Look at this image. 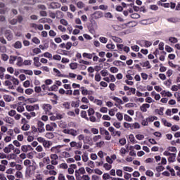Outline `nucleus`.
<instances>
[{"mask_svg": "<svg viewBox=\"0 0 180 180\" xmlns=\"http://www.w3.org/2000/svg\"><path fill=\"white\" fill-rule=\"evenodd\" d=\"M103 168H105V169H106V171H109L112 169V165L108 164V163H105L103 165Z\"/></svg>", "mask_w": 180, "mask_h": 180, "instance_id": "obj_44", "label": "nucleus"}, {"mask_svg": "<svg viewBox=\"0 0 180 180\" xmlns=\"http://www.w3.org/2000/svg\"><path fill=\"white\" fill-rule=\"evenodd\" d=\"M75 174H78L79 175H84L86 174L85 168L80 167L79 169L75 170Z\"/></svg>", "mask_w": 180, "mask_h": 180, "instance_id": "obj_20", "label": "nucleus"}, {"mask_svg": "<svg viewBox=\"0 0 180 180\" xmlns=\"http://www.w3.org/2000/svg\"><path fill=\"white\" fill-rule=\"evenodd\" d=\"M5 36L6 37L7 40H8V41H11V40H12V39H13V34H12L11 30H6L5 32Z\"/></svg>", "mask_w": 180, "mask_h": 180, "instance_id": "obj_8", "label": "nucleus"}, {"mask_svg": "<svg viewBox=\"0 0 180 180\" xmlns=\"http://www.w3.org/2000/svg\"><path fill=\"white\" fill-rule=\"evenodd\" d=\"M37 126H38V131L39 133H44V131H46V129H44V124L43 122L38 121Z\"/></svg>", "mask_w": 180, "mask_h": 180, "instance_id": "obj_6", "label": "nucleus"}, {"mask_svg": "<svg viewBox=\"0 0 180 180\" xmlns=\"http://www.w3.org/2000/svg\"><path fill=\"white\" fill-rule=\"evenodd\" d=\"M62 131L64 134H69L72 136V137H77V135L79 134L78 130L74 129H65Z\"/></svg>", "mask_w": 180, "mask_h": 180, "instance_id": "obj_1", "label": "nucleus"}, {"mask_svg": "<svg viewBox=\"0 0 180 180\" xmlns=\"http://www.w3.org/2000/svg\"><path fill=\"white\" fill-rule=\"evenodd\" d=\"M116 117H117V120H119V122H122V120H123V113L117 112L116 114Z\"/></svg>", "mask_w": 180, "mask_h": 180, "instance_id": "obj_32", "label": "nucleus"}, {"mask_svg": "<svg viewBox=\"0 0 180 180\" xmlns=\"http://www.w3.org/2000/svg\"><path fill=\"white\" fill-rule=\"evenodd\" d=\"M4 99L6 102H12V96L9 95H4Z\"/></svg>", "mask_w": 180, "mask_h": 180, "instance_id": "obj_34", "label": "nucleus"}, {"mask_svg": "<svg viewBox=\"0 0 180 180\" xmlns=\"http://www.w3.org/2000/svg\"><path fill=\"white\" fill-rule=\"evenodd\" d=\"M167 22L170 23H177L179 22L180 18H169L167 19Z\"/></svg>", "mask_w": 180, "mask_h": 180, "instance_id": "obj_15", "label": "nucleus"}, {"mask_svg": "<svg viewBox=\"0 0 180 180\" xmlns=\"http://www.w3.org/2000/svg\"><path fill=\"white\" fill-rule=\"evenodd\" d=\"M126 153H127V149L124 148H121L120 150V154L122 155V157H124L126 155Z\"/></svg>", "mask_w": 180, "mask_h": 180, "instance_id": "obj_31", "label": "nucleus"}, {"mask_svg": "<svg viewBox=\"0 0 180 180\" xmlns=\"http://www.w3.org/2000/svg\"><path fill=\"white\" fill-rule=\"evenodd\" d=\"M140 65H141V67H148V68H151V66L150 65V62L149 61L140 63Z\"/></svg>", "mask_w": 180, "mask_h": 180, "instance_id": "obj_30", "label": "nucleus"}, {"mask_svg": "<svg viewBox=\"0 0 180 180\" xmlns=\"http://www.w3.org/2000/svg\"><path fill=\"white\" fill-rule=\"evenodd\" d=\"M49 34L51 37H56V36H57V32H54V30H51L49 32Z\"/></svg>", "mask_w": 180, "mask_h": 180, "instance_id": "obj_52", "label": "nucleus"}, {"mask_svg": "<svg viewBox=\"0 0 180 180\" xmlns=\"http://www.w3.org/2000/svg\"><path fill=\"white\" fill-rule=\"evenodd\" d=\"M149 108H150V104H148V103L143 104L140 107L141 112H147V109H149Z\"/></svg>", "mask_w": 180, "mask_h": 180, "instance_id": "obj_19", "label": "nucleus"}, {"mask_svg": "<svg viewBox=\"0 0 180 180\" xmlns=\"http://www.w3.org/2000/svg\"><path fill=\"white\" fill-rule=\"evenodd\" d=\"M43 146L45 147V148H50L51 143L49 141H45L43 142Z\"/></svg>", "mask_w": 180, "mask_h": 180, "instance_id": "obj_41", "label": "nucleus"}, {"mask_svg": "<svg viewBox=\"0 0 180 180\" xmlns=\"http://www.w3.org/2000/svg\"><path fill=\"white\" fill-rule=\"evenodd\" d=\"M51 160H58V155L57 154H51L50 155Z\"/></svg>", "mask_w": 180, "mask_h": 180, "instance_id": "obj_62", "label": "nucleus"}, {"mask_svg": "<svg viewBox=\"0 0 180 180\" xmlns=\"http://www.w3.org/2000/svg\"><path fill=\"white\" fill-rule=\"evenodd\" d=\"M70 67L71 70H77V68H78V63H72L70 64Z\"/></svg>", "mask_w": 180, "mask_h": 180, "instance_id": "obj_39", "label": "nucleus"}, {"mask_svg": "<svg viewBox=\"0 0 180 180\" xmlns=\"http://www.w3.org/2000/svg\"><path fill=\"white\" fill-rule=\"evenodd\" d=\"M16 115V110H11L8 112V115L11 116V117H13Z\"/></svg>", "mask_w": 180, "mask_h": 180, "instance_id": "obj_57", "label": "nucleus"}, {"mask_svg": "<svg viewBox=\"0 0 180 180\" xmlns=\"http://www.w3.org/2000/svg\"><path fill=\"white\" fill-rule=\"evenodd\" d=\"M94 103H96V105H98V106H102V105H103V102L102 101V100L99 99H95Z\"/></svg>", "mask_w": 180, "mask_h": 180, "instance_id": "obj_47", "label": "nucleus"}, {"mask_svg": "<svg viewBox=\"0 0 180 180\" xmlns=\"http://www.w3.org/2000/svg\"><path fill=\"white\" fill-rule=\"evenodd\" d=\"M34 65H35V67L41 66V63H40V58L39 57L34 58Z\"/></svg>", "mask_w": 180, "mask_h": 180, "instance_id": "obj_17", "label": "nucleus"}, {"mask_svg": "<svg viewBox=\"0 0 180 180\" xmlns=\"http://www.w3.org/2000/svg\"><path fill=\"white\" fill-rule=\"evenodd\" d=\"M11 81L13 84V85H15V86L19 85V79H18L15 77H13Z\"/></svg>", "mask_w": 180, "mask_h": 180, "instance_id": "obj_46", "label": "nucleus"}, {"mask_svg": "<svg viewBox=\"0 0 180 180\" xmlns=\"http://www.w3.org/2000/svg\"><path fill=\"white\" fill-rule=\"evenodd\" d=\"M23 72L26 74V75H33V71L32 70H24Z\"/></svg>", "mask_w": 180, "mask_h": 180, "instance_id": "obj_60", "label": "nucleus"}, {"mask_svg": "<svg viewBox=\"0 0 180 180\" xmlns=\"http://www.w3.org/2000/svg\"><path fill=\"white\" fill-rule=\"evenodd\" d=\"M123 169L124 171H127V172H133V168L130 167H124Z\"/></svg>", "mask_w": 180, "mask_h": 180, "instance_id": "obj_59", "label": "nucleus"}, {"mask_svg": "<svg viewBox=\"0 0 180 180\" xmlns=\"http://www.w3.org/2000/svg\"><path fill=\"white\" fill-rule=\"evenodd\" d=\"M34 164H35L34 162L32 164V161L29 159H27L23 162V165H25V167H29V168H32L33 171L36 169V167H34Z\"/></svg>", "mask_w": 180, "mask_h": 180, "instance_id": "obj_4", "label": "nucleus"}, {"mask_svg": "<svg viewBox=\"0 0 180 180\" xmlns=\"http://www.w3.org/2000/svg\"><path fill=\"white\" fill-rule=\"evenodd\" d=\"M82 161H84V162H88V160H89V158L88 157V154L84 153L82 155Z\"/></svg>", "mask_w": 180, "mask_h": 180, "instance_id": "obj_38", "label": "nucleus"}, {"mask_svg": "<svg viewBox=\"0 0 180 180\" xmlns=\"http://www.w3.org/2000/svg\"><path fill=\"white\" fill-rule=\"evenodd\" d=\"M123 25H114L112 26V29L114 30L120 31V30H123Z\"/></svg>", "mask_w": 180, "mask_h": 180, "instance_id": "obj_21", "label": "nucleus"}, {"mask_svg": "<svg viewBox=\"0 0 180 180\" xmlns=\"http://www.w3.org/2000/svg\"><path fill=\"white\" fill-rule=\"evenodd\" d=\"M7 50H6V46H0V53H6Z\"/></svg>", "mask_w": 180, "mask_h": 180, "instance_id": "obj_58", "label": "nucleus"}, {"mask_svg": "<svg viewBox=\"0 0 180 180\" xmlns=\"http://www.w3.org/2000/svg\"><path fill=\"white\" fill-rule=\"evenodd\" d=\"M92 16L94 19H101V18H103V13L102 11H96L92 14Z\"/></svg>", "mask_w": 180, "mask_h": 180, "instance_id": "obj_7", "label": "nucleus"}, {"mask_svg": "<svg viewBox=\"0 0 180 180\" xmlns=\"http://www.w3.org/2000/svg\"><path fill=\"white\" fill-rule=\"evenodd\" d=\"M77 6L79 9H82V8H85V4L82 1H79L77 3Z\"/></svg>", "mask_w": 180, "mask_h": 180, "instance_id": "obj_40", "label": "nucleus"}, {"mask_svg": "<svg viewBox=\"0 0 180 180\" xmlns=\"http://www.w3.org/2000/svg\"><path fill=\"white\" fill-rule=\"evenodd\" d=\"M29 129H30V125L28 124H24L21 127V130H22L23 131H27V130H29Z\"/></svg>", "mask_w": 180, "mask_h": 180, "instance_id": "obj_26", "label": "nucleus"}, {"mask_svg": "<svg viewBox=\"0 0 180 180\" xmlns=\"http://www.w3.org/2000/svg\"><path fill=\"white\" fill-rule=\"evenodd\" d=\"M18 56H11L9 59L10 64H15V61H16Z\"/></svg>", "mask_w": 180, "mask_h": 180, "instance_id": "obj_24", "label": "nucleus"}, {"mask_svg": "<svg viewBox=\"0 0 180 180\" xmlns=\"http://www.w3.org/2000/svg\"><path fill=\"white\" fill-rule=\"evenodd\" d=\"M176 158V153H172V155L168 158L167 160L169 163L175 162Z\"/></svg>", "mask_w": 180, "mask_h": 180, "instance_id": "obj_13", "label": "nucleus"}, {"mask_svg": "<svg viewBox=\"0 0 180 180\" xmlns=\"http://www.w3.org/2000/svg\"><path fill=\"white\" fill-rule=\"evenodd\" d=\"M27 112H33V110H39L40 109V107H39V105L35 104L34 105H26L25 107Z\"/></svg>", "mask_w": 180, "mask_h": 180, "instance_id": "obj_5", "label": "nucleus"}, {"mask_svg": "<svg viewBox=\"0 0 180 180\" xmlns=\"http://www.w3.org/2000/svg\"><path fill=\"white\" fill-rule=\"evenodd\" d=\"M101 79H102L101 75L99 73H96L95 75V81H96L97 82H99Z\"/></svg>", "mask_w": 180, "mask_h": 180, "instance_id": "obj_55", "label": "nucleus"}, {"mask_svg": "<svg viewBox=\"0 0 180 180\" xmlns=\"http://www.w3.org/2000/svg\"><path fill=\"white\" fill-rule=\"evenodd\" d=\"M5 86H8L9 89H15V86L12 85V81L11 80H6L4 82Z\"/></svg>", "mask_w": 180, "mask_h": 180, "instance_id": "obj_12", "label": "nucleus"}, {"mask_svg": "<svg viewBox=\"0 0 180 180\" xmlns=\"http://www.w3.org/2000/svg\"><path fill=\"white\" fill-rule=\"evenodd\" d=\"M119 72V69H117V68L116 67H111L110 68V72H112V74H116V72Z\"/></svg>", "mask_w": 180, "mask_h": 180, "instance_id": "obj_53", "label": "nucleus"}, {"mask_svg": "<svg viewBox=\"0 0 180 180\" xmlns=\"http://www.w3.org/2000/svg\"><path fill=\"white\" fill-rule=\"evenodd\" d=\"M124 120H126V122H133V118H131L129 115L124 114Z\"/></svg>", "mask_w": 180, "mask_h": 180, "instance_id": "obj_29", "label": "nucleus"}, {"mask_svg": "<svg viewBox=\"0 0 180 180\" xmlns=\"http://www.w3.org/2000/svg\"><path fill=\"white\" fill-rule=\"evenodd\" d=\"M99 40H100L101 43H103V44L108 43V39L105 37H101L99 38Z\"/></svg>", "mask_w": 180, "mask_h": 180, "instance_id": "obj_54", "label": "nucleus"}, {"mask_svg": "<svg viewBox=\"0 0 180 180\" xmlns=\"http://www.w3.org/2000/svg\"><path fill=\"white\" fill-rule=\"evenodd\" d=\"M112 40H113V41H115V43H123V40L117 37L112 36Z\"/></svg>", "mask_w": 180, "mask_h": 180, "instance_id": "obj_25", "label": "nucleus"}, {"mask_svg": "<svg viewBox=\"0 0 180 180\" xmlns=\"http://www.w3.org/2000/svg\"><path fill=\"white\" fill-rule=\"evenodd\" d=\"M61 7V4L58 2H52L49 6V9H58Z\"/></svg>", "mask_w": 180, "mask_h": 180, "instance_id": "obj_9", "label": "nucleus"}, {"mask_svg": "<svg viewBox=\"0 0 180 180\" xmlns=\"http://www.w3.org/2000/svg\"><path fill=\"white\" fill-rule=\"evenodd\" d=\"M33 92H34V91H33L32 89H27L25 90V94H26L27 95H32V94H33Z\"/></svg>", "mask_w": 180, "mask_h": 180, "instance_id": "obj_63", "label": "nucleus"}, {"mask_svg": "<svg viewBox=\"0 0 180 180\" xmlns=\"http://www.w3.org/2000/svg\"><path fill=\"white\" fill-rule=\"evenodd\" d=\"M16 61V65H18V67H22V65H23V58L22 57L17 56Z\"/></svg>", "mask_w": 180, "mask_h": 180, "instance_id": "obj_16", "label": "nucleus"}, {"mask_svg": "<svg viewBox=\"0 0 180 180\" xmlns=\"http://www.w3.org/2000/svg\"><path fill=\"white\" fill-rule=\"evenodd\" d=\"M53 72L56 74V77H65V75H63L61 74V72L58 70L57 68H54L53 69Z\"/></svg>", "mask_w": 180, "mask_h": 180, "instance_id": "obj_22", "label": "nucleus"}, {"mask_svg": "<svg viewBox=\"0 0 180 180\" xmlns=\"http://www.w3.org/2000/svg\"><path fill=\"white\" fill-rule=\"evenodd\" d=\"M42 109L44 110L46 115H52L51 113V105L50 104H43Z\"/></svg>", "mask_w": 180, "mask_h": 180, "instance_id": "obj_3", "label": "nucleus"}, {"mask_svg": "<svg viewBox=\"0 0 180 180\" xmlns=\"http://www.w3.org/2000/svg\"><path fill=\"white\" fill-rule=\"evenodd\" d=\"M6 158L8 160H15L16 159V155L14 154V153H11V154L8 155Z\"/></svg>", "mask_w": 180, "mask_h": 180, "instance_id": "obj_42", "label": "nucleus"}, {"mask_svg": "<svg viewBox=\"0 0 180 180\" xmlns=\"http://www.w3.org/2000/svg\"><path fill=\"white\" fill-rule=\"evenodd\" d=\"M15 176L19 179H22V178H23V174H22L20 171H17L15 172Z\"/></svg>", "mask_w": 180, "mask_h": 180, "instance_id": "obj_45", "label": "nucleus"}, {"mask_svg": "<svg viewBox=\"0 0 180 180\" xmlns=\"http://www.w3.org/2000/svg\"><path fill=\"white\" fill-rule=\"evenodd\" d=\"M131 129H140V124L139 122L131 124Z\"/></svg>", "mask_w": 180, "mask_h": 180, "instance_id": "obj_49", "label": "nucleus"}, {"mask_svg": "<svg viewBox=\"0 0 180 180\" xmlns=\"http://www.w3.org/2000/svg\"><path fill=\"white\" fill-rule=\"evenodd\" d=\"M45 157H46V153L41 152L37 154V158H38V160H41V158H44Z\"/></svg>", "mask_w": 180, "mask_h": 180, "instance_id": "obj_33", "label": "nucleus"}, {"mask_svg": "<svg viewBox=\"0 0 180 180\" xmlns=\"http://www.w3.org/2000/svg\"><path fill=\"white\" fill-rule=\"evenodd\" d=\"M61 155L63 158H70V157H71V155H70V153L67 151L63 152Z\"/></svg>", "mask_w": 180, "mask_h": 180, "instance_id": "obj_36", "label": "nucleus"}, {"mask_svg": "<svg viewBox=\"0 0 180 180\" xmlns=\"http://www.w3.org/2000/svg\"><path fill=\"white\" fill-rule=\"evenodd\" d=\"M141 46H143L144 47H150L153 44V42L146 40H142L140 41Z\"/></svg>", "mask_w": 180, "mask_h": 180, "instance_id": "obj_10", "label": "nucleus"}, {"mask_svg": "<svg viewBox=\"0 0 180 180\" xmlns=\"http://www.w3.org/2000/svg\"><path fill=\"white\" fill-rule=\"evenodd\" d=\"M45 136L46 137V139H54V134H53V132H47L45 134Z\"/></svg>", "mask_w": 180, "mask_h": 180, "instance_id": "obj_37", "label": "nucleus"}, {"mask_svg": "<svg viewBox=\"0 0 180 180\" xmlns=\"http://www.w3.org/2000/svg\"><path fill=\"white\" fill-rule=\"evenodd\" d=\"M14 49H22V42L17 41L13 45Z\"/></svg>", "mask_w": 180, "mask_h": 180, "instance_id": "obj_28", "label": "nucleus"}, {"mask_svg": "<svg viewBox=\"0 0 180 180\" xmlns=\"http://www.w3.org/2000/svg\"><path fill=\"white\" fill-rule=\"evenodd\" d=\"M95 53H84L82 54L83 57L84 58H88L89 60H92L94 56H95Z\"/></svg>", "mask_w": 180, "mask_h": 180, "instance_id": "obj_14", "label": "nucleus"}, {"mask_svg": "<svg viewBox=\"0 0 180 180\" xmlns=\"http://www.w3.org/2000/svg\"><path fill=\"white\" fill-rule=\"evenodd\" d=\"M81 101L82 103H89V99L86 97H82Z\"/></svg>", "mask_w": 180, "mask_h": 180, "instance_id": "obj_61", "label": "nucleus"}, {"mask_svg": "<svg viewBox=\"0 0 180 180\" xmlns=\"http://www.w3.org/2000/svg\"><path fill=\"white\" fill-rule=\"evenodd\" d=\"M4 120L6 123H8V124H13L15 123V120L11 117H6Z\"/></svg>", "mask_w": 180, "mask_h": 180, "instance_id": "obj_18", "label": "nucleus"}, {"mask_svg": "<svg viewBox=\"0 0 180 180\" xmlns=\"http://www.w3.org/2000/svg\"><path fill=\"white\" fill-rule=\"evenodd\" d=\"M1 60H3V61H8V60H9V56L6 53H3L1 54Z\"/></svg>", "mask_w": 180, "mask_h": 180, "instance_id": "obj_51", "label": "nucleus"}, {"mask_svg": "<svg viewBox=\"0 0 180 180\" xmlns=\"http://www.w3.org/2000/svg\"><path fill=\"white\" fill-rule=\"evenodd\" d=\"M100 112L101 113H108V108L106 107H103L100 109Z\"/></svg>", "mask_w": 180, "mask_h": 180, "instance_id": "obj_64", "label": "nucleus"}, {"mask_svg": "<svg viewBox=\"0 0 180 180\" xmlns=\"http://www.w3.org/2000/svg\"><path fill=\"white\" fill-rule=\"evenodd\" d=\"M100 134H101L102 136H105V140L109 141L110 140V139H112L110 134H109V131L106 130L105 128H100Z\"/></svg>", "mask_w": 180, "mask_h": 180, "instance_id": "obj_2", "label": "nucleus"}, {"mask_svg": "<svg viewBox=\"0 0 180 180\" xmlns=\"http://www.w3.org/2000/svg\"><path fill=\"white\" fill-rule=\"evenodd\" d=\"M169 41L173 44H176V43H178V39L175 37H170L169 39Z\"/></svg>", "mask_w": 180, "mask_h": 180, "instance_id": "obj_56", "label": "nucleus"}, {"mask_svg": "<svg viewBox=\"0 0 180 180\" xmlns=\"http://www.w3.org/2000/svg\"><path fill=\"white\" fill-rule=\"evenodd\" d=\"M162 122H163V124L166 127H172V123L168 122V121L167 120L162 119Z\"/></svg>", "mask_w": 180, "mask_h": 180, "instance_id": "obj_50", "label": "nucleus"}, {"mask_svg": "<svg viewBox=\"0 0 180 180\" xmlns=\"http://www.w3.org/2000/svg\"><path fill=\"white\" fill-rule=\"evenodd\" d=\"M161 94H162V96H164V97H166V96H167V97H172V94L171 92H169V91H162L161 92Z\"/></svg>", "mask_w": 180, "mask_h": 180, "instance_id": "obj_23", "label": "nucleus"}, {"mask_svg": "<svg viewBox=\"0 0 180 180\" xmlns=\"http://www.w3.org/2000/svg\"><path fill=\"white\" fill-rule=\"evenodd\" d=\"M101 139H102V136L101 135L94 136L93 138V141H94V143H96V141H98L99 140H101Z\"/></svg>", "mask_w": 180, "mask_h": 180, "instance_id": "obj_48", "label": "nucleus"}, {"mask_svg": "<svg viewBox=\"0 0 180 180\" xmlns=\"http://www.w3.org/2000/svg\"><path fill=\"white\" fill-rule=\"evenodd\" d=\"M146 119V122H148V124L149 123L154 122V120H157V117H148Z\"/></svg>", "mask_w": 180, "mask_h": 180, "instance_id": "obj_27", "label": "nucleus"}, {"mask_svg": "<svg viewBox=\"0 0 180 180\" xmlns=\"http://www.w3.org/2000/svg\"><path fill=\"white\" fill-rule=\"evenodd\" d=\"M112 100L119 103L120 105H123V101H122V99L118 97H114L112 98Z\"/></svg>", "mask_w": 180, "mask_h": 180, "instance_id": "obj_43", "label": "nucleus"}, {"mask_svg": "<svg viewBox=\"0 0 180 180\" xmlns=\"http://www.w3.org/2000/svg\"><path fill=\"white\" fill-rule=\"evenodd\" d=\"M81 117H82L83 119H86V120H89V118H88V117H86V111L82 110L81 111Z\"/></svg>", "mask_w": 180, "mask_h": 180, "instance_id": "obj_35", "label": "nucleus"}, {"mask_svg": "<svg viewBox=\"0 0 180 180\" xmlns=\"http://www.w3.org/2000/svg\"><path fill=\"white\" fill-rule=\"evenodd\" d=\"M32 150V146L30 145H23L21 146V150L23 153H27V151H30Z\"/></svg>", "mask_w": 180, "mask_h": 180, "instance_id": "obj_11", "label": "nucleus"}]
</instances>
